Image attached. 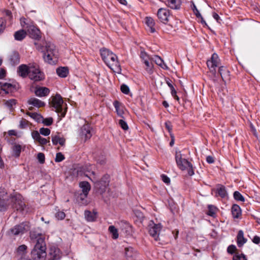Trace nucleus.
<instances>
[{
  "instance_id": "f257e3e1",
  "label": "nucleus",
  "mask_w": 260,
  "mask_h": 260,
  "mask_svg": "<svg viewBox=\"0 0 260 260\" xmlns=\"http://www.w3.org/2000/svg\"><path fill=\"white\" fill-rule=\"evenodd\" d=\"M30 237L32 240H36V243L31 252L34 259L40 260L41 258L46 256V247L44 236L41 234H36L34 232H30Z\"/></svg>"
},
{
  "instance_id": "de8ad7c7",
  "label": "nucleus",
  "mask_w": 260,
  "mask_h": 260,
  "mask_svg": "<svg viewBox=\"0 0 260 260\" xmlns=\"http://www.w3.org/2000/svg\"><path fill=\"white\" fill-rule=\"evenodd\" d=\"M16 104V101L14 99H11L5 102V105L9 108H11Z\"/></svg>"
},
{
  "instance_id": "4be33fe9",
  "label": "nucleus",
  "mask_w": 260,
  "mask_h": 260,
  "mask_svg": "<svg viewBox=\"0 0 260 260\" xmlns=\"http://www.w3.org/2000/svg\"><path fill=\"white\" fill-rule=\"evenodd\" d=\"M28 103L29 105L37 108L42 107L45 105V103L44 102L35 98H31L29 99Z\"/></svg>"
},
{
  "instance_id": "37998d69",
  "label": "nucleus",
  "mask_w": 260,
  "mask_h": 260,
  "mask_svg": "<svg viewBox=\"0 0 260 260\" xmlns=\"http://www.w3.org/2000/svg\"><path fill=\"white\" fill-rule=\"evenodd\" d=\"M217 210V209L215 206L213 205H209L207 214L210 216L214 217L216 215Z\"/></svg>"
},
{
  "instance_id": "c85d7f7f",
  "label": "nucleus",
  "mask_w": 260,
  "mask_h": 260,
  "mask_svg": "<svg viewBox=\"0 0 260 260\" xmlns=\"http://www.w3.org/2000/svg\"><path fill=\"white\" fill-rule=\"evenodd\" d=\"M237 239V243L239 247H242L247 241V239L244 237V233L242 230L238 232Z\"/></svg>"
},
{
  "instance_id": "473e14b6",
  "label": "nucleus",
  "mask_w": 260,
  "mask_h": 260,
  "mask_svg": "<svg viewBox=\"0 0 260 260\" xmlns=\"http://www.w3.org/2000/svg\"><path fill=\"white\" fill-rule=\"evenodd\" d=\"M84 216L86 220L88 221H93L96 218V214L95 212H91L88 210L84 212Z\"/></svg>"
},
{
  "instance_id": "72a5a7b5",
  "label": "nucleus",
  "mask_w": 260,
  "mask_h": 260,
  "mask_svg": "<svg viewBox=\"0 0 260 260\" xmlns=\"http://www.w3.org/2000/svg\"><path fill=\"white\" fill-rule=\"evenodd\" d=\"M52 141L53 144L56 145L59 144L61 146H63L65 143V139L63 138L60 137L57 135L52 136Z\"/></svg>"
},
{
  "instance_id": "774afa93",
  "label": "nucleus",
  "mask_w": 260,
  "mask_h": 260,
  "mask_svg": "<svg viewBox=\"0 0 260 260\" xmlns=\"http://www.w3.org/2000/svg\"><path fill=\"white\" fill-rule=\"evenodd\" d=\"M6 70L3 69H0V79H3L6 76Z\"/></svg>"
},
{
  "instance_id": "3c124183",
  "label": "nucleus",
  "mask_w": 260,
  "mask_h": 260,
  "mask_svg": "<svg viewBox=\"0 0 260 260\" xmlns=\"http://www.w3.org/2000/svg\"><path fill=\"white\" fill-rule=\"evenodd\" d=\"M45 125L49 126L53 123V118L51 117L42 119L41 121Z\"/></svg>"
},
{
  "instance_id": "6ab92c4d",
  "label": "nucleus",
  "mask_w": 260,
  "mask_h": 260,
  "mask_svg": "<svg viewBox=\"0 0 260 260\" xmlns=\"http://www.w3.org/2000/svg\"><path fill=\"white\" fill-rule=\"evenodd\" d=\"M166 5L173 10H179L180 8L181 2L180 0H167Z\"/></svg>"
},
{
  "instance_id": "4c0bfd02",
  "label": "nucleus",
  "mask_w": 260,
  "mask_h": 260,
  "mask_svg": "<svg viewBox=\"0 0 260 260\" xmlns=\"http://www.w3.org/2000/svg\"><path fill=\"white\" fill-rule=\"evenodd\" d=\"M27 114L38 122H40L43 119V116L37 113L27 112Z\"/></svg>"
},
{
  "instance_id": "cd10ccee",
  "label": "nucleus",
  "mask_w": 260,
  "mask_h": 260,
  "mask_svg": "<svg viewBox=\"0 0 260 260\" xmlns=\"http://www.w3.org/2000/svg\"><path fill=\"white\" fill-rule=\"evenodd\" d=\"M9 60L13 66L18 64L20 62L19 53L17 52H12L9 56Z\"/></svg>"
},
{
  "instance_id": "bf43d9fd",
  "label": "nucleus",
  "mask_w": 260,
  "mask_h": 260,
  "mask_svg": "<svg viewBox=\"0 0 260 260\" xmlns=\"http://www.w3.org/2000/svg\"><path fill=\"white\" fill-rule=\"evenodd\" d=\"M55 217L59 220H62L65 217V213L62 211L57 212L55 214Z\"/></svg>"
},
{
  "instance_id": "a211bd4d",
  "label": "nucleus",
  "mask_w": 260,
  "mask_h": 260,
  "mask_svg": "<svg viewBox=\"0 0 260 260\" xmlns=\"http://www.w3.org/2000/svg\"><path fill=\"white\" fill-rule=\"evenodd\" d=\"M216 193L221 198H226L228 196L225 187L220 184L216 185Z\"/></svg>"
},
{
  "instance_id": "5fc2aeb1",
  "label": "nucleus",
  "mask_w": 260,
  "mask_h": 260,
  "mask_svg": "<svg viewBox=\"0 0 260 260\" xmlns=\"http://www.w3.org/2000/svg\"><path fill=\"white\" fill-rule=\"evenodd\" d=\"M64 159L63 155L61 152L56 153L55 160L56 162H60Z\"/></svg>"
},
{
  "instance_id": "20e7f679",
  "label": "nucleus",
  "mask_w": 260,
  "mask_h": 260,
  "mask_svg": "<svg viewBox=\"0 0 260 260\" xmlns=\"http://www.w3.org/2000/svg\"><path fill=\"white\" fill-rule=\"evenodd\" d=\"M175 160L178 167L181 170H186L189 176L194 175L192 165L187 159L183 157L180 151H176L175 154Z\"/></svg>"
},
{
  "instance_id": "a19ab883",
  "label": "nucleus",
  "mask_w": 260,
  "mask_h": 260,
  "mask_svg": "<svg viewBox=\"0 0 260 260\" xmlns=\"http://www.w3.org/2000/svg\"><path fill=\"white\" fill-rule=\"evenodd\" d=\"M192 9L193 11L194 14L197 16V17L200 18L201 19V23L202 24H204V23L206 24L205 21L204 20L201 14H200V13L199 12V10H198L196 5L194 4H193V6L192 7Z\"/></svg>"
},
{
  "instance_id": "864d4df0",
  "label": "nucleus",
  "mask_w": 260,
  "mask_h": 260,
  "mask_svg": "<svg viewBox=\"0 0 260 260\" xmlns=\"http://www.w3.org/2000/svg\"><path fill=\"white\" fill-rule=\"evenodd\" d=\"M233 260H247L245 255L241 254H235L233 256Z\"/></svg>"
},
{
  "instance_id": "09e8293b",
  "label": "nucleus",
  "mask_w": 260,
  "mask_h": 260,
  "mask_svg": "<svg viewBox=\"0 0 260 260\" xmlns=\"http://www.w3.org/2000/svg\"><path fill=\"white\" fill-rule=\"evenodd\" d=\"M118 123L120 127L124 131L127 130L128 129V126L127 125V123L123 120V119H120L119 120Z\"/></svg>"
},
{
  "instance_id": "603ef678",
  "label": "nucleus",
  "mask_w": 260,
  "mask_h": 260,
  "mask_svg": "<svg viewBox=\"0 0 260 260\" xmlns=\"http://www.w3.org/2000/svg\"><path fill=\"white\" fill-rule=\"evenodd\" d=\"M121 91L125 94H128L129 92V88L128 86L125 84H122L120 87Z\"/></svg>"
},
{
  "instance_id": "423d86ee",
  "label": "nucleus",
  "mask_w": 260,
  "mask_h": 260,
  "mask_svg": "<svg viewBox=\"0 0 260 260\" xmlns=\"http://www.w3.org/2000/svg\"><path fill=\"white\" fill-rule=\"evenodd\" d=\"M93 177H89L88 175H86L90 180L94 183L95 187H96L100 192L101 193H104L109 183V176L108 175H104L100 180H98L94 172H91Z\"/></svg>"
},
{
  "instance_id": "6e6552de",
  "label": "nucleus",
  "mask_w": 260,
  "mask_h": 260,
  "mask_svg": "<svg viewBox=\"0 0 260 260\" xmlns=\"http://www.w3.org/2000/svg\"><path fill=\"white\" fill-rule=\"evenodd\" d=\"M29 78L34 81H40L45 78V75L44 73L41 71L39 66L35 64L29 67Z\"/></svg>"
},
{
  "instance_id": "0e129e2a",
  "label": "nucleus",
  "mask_w": 260,
  "mask_h": 260,
  "mask_svg": "<svg viewBox=\"0 0 260 260\" xmlns=\"http://www.w3.org/2000/svg\"><path fill=\"white\" fill-rule=\"evenodd\" d=\"M5 14L6 16L8 17V20L9 21H11L13 18L11 12L9 10H6L5 12Z\"/></svg>"
},
{
  "instance_id": "f8f14e48",
  "label": "nucleus",
  "mask_w": 260,
  "mask_h": 260,
  "mask_svg": "<svg viewBox=\"0 0 260 260\" xmlns=\"http://www.w3.org/2000/svg\"><path fill=\"white\" fill-rule=\"evenodd\" d=\"M61 257V252L58 248L55 246L50 247L47 260H60Z\"/></svg>"
},
{
  "instance_id": "e433bc0d",
  "label": "nucleus",
  "mask_w": 260,
  "mask_h": 260,
  "mask_svg": "<svg viewBox=\"0 0 260 260\" xmlns=\"http://www.w3.org/2000/svg\"><path fill=\"white\" fill-rule=\"evenodd\" d=\"M152 60L146 61L143 63L145 64V69L146 71L149 74H151L153 72V64Z\"/></svg>"
},
{
  "instance_id": "a878e982",
  "label": "nucleus",
  "mask_w": 260,
  "mask_h": 260,
  "mask_svg": "<svg viewBox=\"0 0 260 260\" xmlns=\"http://www.w3.org/2000/svg\"><path fill=\"white\" fill-rule=\"evenodd\" d=\"M231 212L234 218H238L241 215L240 206L237 204H234L231 208Z\"/></svg>"
},
{
  "instance_id": "aec40b11",
  "label": "nucleus",
  "mask_w": 260,
  "mask_h": 260,
  "mask_svg": "<svg viewBox=\"0 0 260 260\" xmlns=\"http://www.w3.org/2000/svg\"><path fill=\"white\" fill-rule=\"evenodd\" d=\"M17 72H18V75L20 77H21L22 78H25L27 75L29 76V67L28 68L25 64H21L18 67Z\"/></svg>"
},
{
  "instance_id": "a18cd8bd",
  "label": "nucleus",
  "mask_w": 260,
  "mask_h": 260,
  "mask_svg": "<svg viewBox=\"0 0 260 260\" xmlns=\"http://www.w3.org/2000/svg\"><path fill=\"white\" fill-rule=\"evenodd\" d=\"M234 199L238 201L244 202L245 201L243 196L238 191H236L234 192Z\"/></svg>"
},
{
  "instance_id": "2f4dec72",
  "label": "nucleus",
  "mask_w": 260,
  "mask_h": 260,
  "mask_svg": "<svg viewBox=\"0 0 260 260\" xmlns=\"http://www.w3.org/2000/svg\"><path fill=\"white\" fill-rule=\"evenodd\" d=\"M26 36V33L23 29H20L16 31L14 34L15 40L21 41Z\"/></svg>"
},
{
  "instance_id": "69168bd1",
  "label": "nucleus",
  "mask_w": 260,
  "mask_h": 260,
  "mask_svg": "<svg viewBox=\"0 0 260 260\" xmlns=\"http://www.w3.org/2000/svg\"><path fill=\"white\" fill-rule=\"evenodd\" d=\"M38 142L41 144V145H46L48 142L49 141H47V140L45 138H44L42 137H40V138L39 139Z\"/></svg>"
},
{
  "instance_id": "49530a36",
  "label": "nucleus",
  "mask_w": 260,
  "mask_h": 260,
  "mask_svg": "<svg viewBox=\"0 0 260 260\" xmlns=\"http://www.w3.org/2000/svg\"><path fill=\"white\" fill-rule=\"evenodd\" d=\"M92 166H91V165H89V166L85 167V169H84L85 175L86 176H87L86 175L87 174V175H88L89 177H91L92 178L93 177V176L91 173L92 172H93V171H92Z\"/></svg>"
},
{
  "instance_id": "39448f33",
  "label": "nucleus",
  "mask_w": 260,
  "mask_h": 260,
  "mask_svg": "<svg viewBox=\"0 0 260 260\" xmlns=\"http://www.w3.org/2000/svg\"><path fill=\"white\" fill-rule=\"evenodd\" d=\"M46 51L44 54V58L45 61L50 64L55 63L57 61L58 57V51L54 45L48 42L46 43Z\"/></svg>"
},
{
  "instance_id": "58836bf2",
  "label": "nucleus",
  "mask_w": 260,
  "mask_h": 260,
  "mask_svg": "<svg viewBox=\"0 0 260 260\" xmlns=\"http://www.w3.org/2000/svg\"><path fill=\"white\" fill-rule=\"evenodd\" d=\"M109 231L112 234V238L114 239H116L118 238V233L117 230L113 225H111L109 227Z\"/></svg>"
},
{
  "instance_id": "13d9d810",
  "label": "nucleus",
  "mask_w": 260,
  "mask_h": 260,
  "mask_svg": "<svg viewBox=\"0 0 260 260\" xmlns=\"http://www.w3.org/2000/svg\"><path fill=\"white\" fill-rule=\"evenodd\" d=\"M40 132L39 133L38 131H34L31 133L32 137L35 141H38L40 138L41 136L40 135Z\"/></svg>"
},
{
  "instance_id": "4468645a",
  "label": "nucleus",
  "mask_w": 260,
  "mask_h": 260,
  "mask_svg": "<svg viewBox=\"0 0 260 260\" xmlns=\"http://www.w3.org/2000/svg\"><path fill=\"white\" fill-rule=\"evenodd\" d=\"M157 15L161 22L166 24L169 21L170 13L166 8H160L157 11Z\"/></svg>"
},
{
  "instance_id": "f3484780",
  "label": "nucleus",
  "mask_w": 260,
  "mask_h": 260,
  "mask_svg": "<svg viewBox=\"0 0 260 260\" xmlns=\"http://www.w3.org/2000/svg\"><path fill=\"white\" fill-rule=\"evenodd\" d=\"M125 255L127 260H136L137 253L133 248L129 247L125 248Z\"/></svg>"
},
{
  "instance_id": "79ce46f5",
  "label": "nucleus",
  "mask_w": 260,
  "mask_h": 260,
  "mask_svg": "<svg viewBox=\"0 0 260 260\" xmlns=\"http://www.w3.org/2000/svg\"><path fill=\"white\" fill-rule=\"evenodd\" d=\"M13 153L16 157L20 155L21 151V146L20 145L15 144L12 148Z\"/></svg>"
},
{
  "instance_id": "8fccbe9b",
  "label": "nucleus",
  "mask_w": 260,
  "mask_h": 260,
  "mask_svg": "<svg viewBox=\"0 0 260 260\" xmlns=\"http://www.w3.org/2000/svg\"><path fill=\"white\" fill-rule=\"evenodd\" d=\"M40 133L45 136H48L50 134V130L48 128L42 127L40 129Z\"/></svg>"
},
{
  "instance_id": "bb28decb",
  "label": "nucleus",
  "mask_w": 260,
  "mask_h": 260,
  "mask_svg": "<svg viewBox=\"0 0 260 260\" xmlns=\"http://www.w3.org/2000/svg\"><path fill=\"white\" fill-rule=\"evenodd\" d=\"M146 24H147L148 30L151 33H153L155 31V22L153 19L150 17H147L145 18Z\"/></svg>"
},
{
  "instance_id": "4d7b16f0",
  "label": "nucleus",
  "mask_w": 260,
  "mask_h": 260,
  "mask_svg": "<svg viewBox=\"0 0 260 260\" xmlns=\"http://www.w3.org/2000/svg\"><path fill=\"white\" fill-rule=\"evenodd\" d=\"M27 246L25 245H21L19 246L17 248V252L20 254H23L26 251Z\"/></svg>"
},
{
  "instance_id": "ddd939ff",
  "label": "nucleus",
  "mask_w": 260,
  "mask_h": 260,
  "mask_svg": "<svg viewBox=\"0 0 260 260\" xmlns=\"http://www.w3.org/2000/svg\"><path fill=\"white\" fill-rule=\"evenodd\" d=\"M92 128L89 124L83 125L80 128L79 135L85 141L89 139L92 135Z\"/></svg>"
},
{
  "instance_id": "f704fd0d",
  "label": "nucleus",
  "mask_w": 260,
  "mask_h": 260,
  "mask_svg": "<svg viewBox=\"0 0 260 260\" xmlns=\"http://www.w3.org/2000/svg\"><path fill=\"white\" fill-rule=\"evenodd\" d=\"M1 87L2 89L5 91L6 93L12 92L15 88V86L9 83H1Z\"/></svg>"
},
{
  "instance_id": "1a4fd4ad",
  "label": "nucleus",
  "mask_w": 260,
  "mask_h": 260,
  "mask_svg": "<svg viewBox=\"0 0 260 260\" xmlns=\"http://www.w3.org/2000/svg\"><path fill=\"white\" fill-rule=\"evenodd\" d=\"M162 228L160 223H155L153 221H150L148 224L149 233L155 241L159 240V235Z\"/></svg>"
},
{
  "instance_id": "412c9836",
  "label": "nucleus",
  "mask_w": 260,
  "mask_h": 260,
  "mask_svg": "<svg viewBox=\"0 0 260 260\" xmlns=\"http://www.w3.org/2000/svg\"><path fill=\"white\" fill-rule=\"evenodd\" d=\"M50 92L49 89L45 87H39L36 88L35 93V94L39 97L47 96Z\"/></svg>"
},
{
  "instance_id": "c03bdc74",
  "label": "nucleus",
  "mask_w": 260,
  "mask_h": 260,
  "mask_svg": "<svg viewBox=\"0 0 260 260\" xmlns=\"http://www.w3.org/2000/svg\"><path fill=\"white\" fill-rule=\"evenodd\" d=\"M6 28V20L4 17L0 18V35L2 34Z\"/></svg>"
},
{
  "instance_id": "dca6fc26",
  "label": "nucleus",
  "mask_w": 260,
  "mask_h": 260,
  "mask_svg": "<svg viewBox=\"0 0 260 260\" xmlns=\"http://www.w3.org/2000/svg\"><path fill=\"white\" fill-rule=\"evenodd\" d=\"M30 37L35 40H39L41 38L40 30L36 26L29 25L26 26Z\"/></svg>"
},
{
  "instance_id": "e2e57ef3",
  "label": "nucleus",
  "mask_w": 260,
  "mask_h": 260,
  "mask_svg": "<svg viewBox=\"0 0 260 260\" xmlns=\"http://www.w3.org/2000/svg\"><path fill=\"white\" fill-rule=\"evenodd\" d=\"M161 178L164 182L166 184H169L170 182V179L166 175L162 174L161 175Z\"/></svg>"
},
{
  "instance_id": "9d476101",
  "label": "nucleus",
  "mask_w": 260,
  "mask_h": 260,
  "mask_svg": "<svg viewBox=\"0 0 260 260\" xmlns=\"http://www.w3.org/2000/svg\"><path fill=\"white\" fill-rule=\"evenodd\" d=\"M29 229V226L27 223L22 222L19 224L16 225L11 229L10 234L15 236L22 235Z\"/></svg>"
},
{
  "instance_id": "c9c22d12",
  "label": "nucleus",
  "mask_w": 260,
  "mask_h": 260,
  "mask_svg": "<svg viewBox=\"0 0 260 260\" xmlns=\"http://www.w3.org/2000/svg\"><path fill=\"white\" fill-rule=\"evenodd\" d=\"M56 73L60 77H66L69 73L68 69L67 67L58 68L56 70Z\"/></svg>"
},
{
  "instance_id": "9b49d317",
  "label": "nucleus",
  "mask_w": 260,
  "mask_h": 260,
  "mask_svg": "<svg viewBox=\"0 0 260 260\" xmlns=\"http://www.w3.org/2000/svg\"><path fill=\"white\" fill-rule=\"evenodd\" d=\"M219 64V59L216 53H213L210 60L207 61V64L210 70V72L215 74L216 72V67Z\"/></svg>"
},
{
  "instance_id": "6e6d98bb",
  "label": "nucleus",
  "mask_w": 260,
  "mask_h": 260,
  "mask_svg": "<svg viewBox=\"0 0 260 260\" xmlns=\"http://www.w3.org/2000/svg\"><path fill=\"white\" fill-rule=\"evenodd\" d=\"M28 121L24 119H22L20 121L19 127L20 128H25L28 126Z\"/></svg>"
},
{
  "instance_id": "ea45409f",
  "label": "nucleus",
  "mask_w": 260,
  "mask_h": 260,
  "mask_svg": "<svg viewBox=\"0 0 260 260\" xmlns=\"http://www.w3.org/2000/svg\"><path fill=\"white\" fill-rule=\"evenodd\" d=\"M140 58L143 63L145 62L146 61L152 60V57H150L149 55L144 51H141Z\"/></svg>"
},
{
  "instance_id": "c756f323",
  "label": "nucleus",
  "mask_w": 260,
  "mask_h": 260,
  "mask_svg": "<svg viewBox=\"0 0 260 260\" xmlns=\"http://www.w3.org/2000/svg\"><path fill=\"white\" fill-rule=\"evenodd\" d=\"M87 194L80 193L78 195L76 198L77 202L80 205H86L88 204L87 200Z\"/></svg>"
},
{
  "instance_id": "2eb2a0df",
  "label": "nucleus",
  "mask_w": 260,
  "mask_h": 260,
  "mask_svg": "<svg viewBox=\"0 0 260 260\" xmlns=\"http://www.w3.org/2000/svg\"><path fill=\"white\" fill-rule=\"evenodd\" d=\"M7 193L4 188H0V211H6L7 210V200L9 199Z\"/></svg>"
},
{
  "instance_id": "5701e85b",
  "label": "nucleus",
  "mask_w": 260,
  "mask_h": 260,
  "mask_svg": "<svg viewBox=\"0 0 260 260\" xmlns=\"http://www.w3.org/2000/svg\"><path fill=\"white\" fill-rule=\"evenodd\" d=\"M152 59L153 61L155 62L157 65L161 67L162 69L164 70L169 69L168 67L164 62V60L160 57L157 55H155L153 57H152Z\"/></svg>"
},
{
  "instance_id": "338daca9",
  "label": "nucleus",
  "mask_w": 260,
  "mask_h": 260,
  "mask_svg": "<svg viewBox=\"0 0 260 260\" xmlns=\"http://www.w3.org/2000/svg\"><path fill=\"white\" fill-rule=\"evenodd\" d=\"M165 126L166 128L167 129V130L169 131V132L170 133L171 131L172 130V125L170 121H168L165 122Z\"/></svg>"
},
{
  "instance_id": "052dcab7",
  "label": "nucleus",
  "mask_w": 260,
  "mask_h": 260,
  "mask_svg": "<svg viewBox=\"0 0 260 260\" xmlns=\"http://www.w3.org/2000/svg\"><path fill=\"white\" fill-rule=\"evenodd\" d=\"M38 160L41 164H43L45 162V155L43 153H39L37 155Z\"/></svg>"
},
{
  "instance_id": "f03ea898",
  "label": "nucleus",
  "mask_w": 260,
  "mask_h": 260,
  "mask_svg": "<svg viewBox=\"0 0 260 260\" xmlns=\"http://www.w3.org/2000/svg\"><path fill=\"white\" fill-rule=\"evenodd\" d=\"M100 51L102 58L107 66L114 72H120L121 69L116 54L106 48H103Z\"/></svg>"
},
{
  "instance_id": "0eeeda50",
  "label": "nucleus",
  "mask_w": 260,
  "mask_h": 260,
  "mask_svg": "<svg viewBox=\"0 0 260 260\" xmlns=\"http://www.w3.org/2000/svg\"><path fill=\"white\" fill-rule=\"evenodd\" d=\"M63 104L62 98L58 94H56L54 96H53L51 101L49 102V105L52 108V110L58 113H60L62 117H64L66 115V111L63 110Z\"/></svg>"
},
{
  "instance_id": "7ed1b4c3",
  "label": "nucleus",
  "mask_w": 260,
  "mask_h": 260,
  "mask_svg": "<svg viewBox=\"0 0 260 260\" xmlns=\"http://www.w3.org/2000/svg\"><path fill=\"white\" fill-rule=\"evenodd\" d=\"M7 210L9 208L22 212L25 207V204L23 201L21 194L14 192L9 196L6 203Z\"/></svg>"
},
{
  "instance_id": "7c9ffc66",
  "label": "nucleus",
  "mask_w": 260,
  "mask_h": 260,
  "mask_svg": "<svg viewBox=\"0 0 260 260\" xmlns=\"http://www.w3.org/2000/svg\"><path fill=\"white\" fill-rule=\"evenodd\" d=\"M80 187L82 189V192L86 194H88L89 191L90 190V185L87 181L81 182L79 184Z\"/></svg>"
},
{
  "instance_id": "680f3d73",
  "label": "nucleus",
  "mask_w": 260,
  "mask_h": 260,
  "mask_svg": "<svg viewBox=\"0 0 260 260\" xmlns=\"http://www.w3.org/2000/svg\"><path fill=\"white\" fill-rule=\"evenodd\" d=\"M236 250V247L234 245H230L227 249V251L230 254H233Z\"/></svg>"
},
{
  "instance_id": "393cba45",
  "label": "nucleus",
  "mask_w": 260,
  "mask_h": 260,
  "mask_svg": "<svg viewBox=\"0 0 260 260\" xmlns=\"http://www.w3.org/2000/svg\"><path fill=\"white\" fill-rule=\"evenodd\" d=\"M113 106L115 108L116 112L117 115L121 117H123V114H124L123 106L121 103L117 101H115L113 102Z\"/></svg>"
},
{
  "instance_id": "b1692460",
  "label": "nucleus",
  "mask_w": 260,
  "mask_h": 260,
  "mask_svg": "<svg viewBox=\"0 0 260 260\" xmlns=\"http://www.w3.org/2000/svg\"><path fill=\"white\" fill-rule=\"evenodd\" d=\"M218 71L223 81L230 79V72L226 68L221 66L219 67Z\"/></svg>"
}]
</instances>
